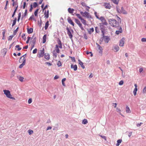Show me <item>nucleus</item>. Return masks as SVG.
Masks as SVG:
<instances>
[{
    "label": "nucleus",
    "mask_w": 146,
    "mask_h": 146,
    "mask_svg": "<svg viewBox=\"0 0 146 146\" xmlns=\"http://www.w3.org/2000/svg\"><path fill=\"white\" fill-rule=\"evenodd\" d=\"M108 21L110 25L113 27H117L118 24L116 20L113 19H109Z\"/></svg>",
    "instance_id": "obj_1"
},
{
    "label": "nucleus",
    "mask_w": 146,
    "mask_h": 146,
    "mask_svg": "<svg viewBox=\"0 0 146 146\" xmlns=\"http://www.w3.org/2000/svg\"><path fill=\"white\" fill-rule=\"evenodd\" d=\"M101 22V23H100V26H103V25H108V23L107 22L106 20H105L104 17H101L99 19Z\"/></svg>",
    "instance_id": "obj_2"
},
{
    "label": "nucleus",
    "mask_w": 146,
    "mask_h": 146,
    "mask_svg": "<svg viewBox=\"0 0 146 146\" xmlns=\"http://www.w3.org/2000/svg\"><path fill=\"white\" fill-rule=\"evenodd\" d=\"M3 92H4V94L8 98L13 99H14V98L11 96V95L10 94V92L9 90H3Z\"/></svg>",
    "instance_id": "obj_3"
},
{
    "label": "nucleus",
    "mask_w": 146,
    "mask_h": 146,
    "mask_svg": "<svg viewBox=\"0 0 146 146\" xmlns=\"http://www.w3.org/2000/svg\"><path fill=\"white\" fill-rule=\"evenodd\" d=\"M80 13L84 17H86L88 18H91V16L89 13L86 11H85L84 12L82 11H81Z\"/></svg>",
    "instance_id": "obj_4"
},
{
    "label": "nucleus",
    "mask_w": 146,
    "mask_h": 146,
    "mask_svg": "<svg viewBox=\"0 0 146 146\" xmlns=\"http://www.w3.org/2000/svg\"><path fill=\"white\" fill-rule=\"evenodd\" d=\"M66 30L67 31V34L70 38H72L73 36L72 34V32H73V31L72 30H70L69 28H66Z\"/></svg>",
    "instance_id": "obj_5"
},
{
    "label": "nucleus",
    "mask_w": 146,
    "mask_h": 146,
    "mask_svg": "<svg viewBox=\"0 0 146 146\" xmlns=\"http://www.w3.org/2000/svg\"><path fill=\"white\" fill-rule=\"evenodd\" d=\"M44 48H42V50H40V53L38 54L37 56L39 58L42 57L44 54Z\"/></svg>",
    "instance_id": "obj_6"
},
{
    "label": "nucleus",
    "mask_w": 146,
    "mask_h": 146,
    "mask_svg": "<svg viewBox=\"0 0 146 146\" xmlns=\"http://www.w3.org/2000/svg\"><path fill=\"white\" fill-rule=\"evenodd\" d=\"M125 40V38H122L119 41V46H124Z\"/></svg>",
    "instance_id": "obj_7"
},
{
    "label": "nucleus",
    "mask_w": 146,
    "mask_h": 146,
    "mask_svg": "<svg viewBox=\"0 0 146 146\" xmlns=\"http://www.w3.org/2000/svg\"><path fill=\"white\" fill-rule=\"evenodd\" d=\"M104 6L105 8L107 9H110L111 7L110 4L107 3H104Z\"/></svg>",
    "instance_id": "obj_8"
},
{
    "label": "nucleus",
    "mask_w": 146,
    "mask_h": 146,
    "mask_svg": "<svg viewBox=\"0 0 146 146\" xmlns=\"http://www.w3.org/2000/svg\"><path fill=\"white\" fill-rule=\"evenodd\" d=\"M67 21L68 23L72 25V26H74V24L72 21L70 17H68L67 18Z\"/></svg>",
    "instance_id": "obj_9"
},
{
    "label": "nucleus",
    "mask_w": 146,
    "mask_h": 146,
    "mask_svg": "<svg viewBox=\"0 0 146 146\" xmlns=\"http://www.w3.org/2000/svg\"><path fill=\"white\" fill-rule=\"evenodd\" d=\"M96 44L97 45V48H98V49L100 50L99 52L100 53L102 54V53L103 48H102V47L98 43H96Z\"/></svg>",
    "instance_id": "obj_10"
},
{
    "label": "nucleus",
    "mask_w": 146,
    "mask_h": 146,
    "mask_svg": "<svg viewBox=\"0 0 146 146\" xmlns=\"http://www.w3.org/2000/svg\"><path fill=\"white\" fill-rule=\"evenodd\" d=\"M110 40V39L109 37L108 36H105V37L104 38V40L105 42L108 43Z\"/></svg>",
    "instance_id": "obj_11"
},
{
    "label": "nucleus",
    "mask_w": 146,
    "mask_h": 146,
    "mask_svg": "<svg viewBox=\"0 0 146 146\" xmlns=\"http://www.w3.org/2000/svg\"><path fill=\"white\" fill-rule=\"evenodd\" d=\"M44 57L46 59L48 60L50 58V55L48 53H44Z\"/></svg>",
    "instance_id": "obj_12"
},
{
    "label": "nucleus",
    "mask_w": 146,
    "mask_h": 146,
    "mask_svg": "<svg viewBox=\"0 0 146 146\" xmlns=\"http://www.w3.org/2000/svg\"><path fill=\"white\" fill-rule=\"evenodd\" d=\"M71 68H73L74 71H76L77 70V66L76 64L74 65L73 64H72L71 66Z\"/></svg>",
    "instance_id": "obj_13"
},
{
    "label": "nucleus",
    "mask_w": 146,
    "mask_h": 146,
    "mask_svg": "<svg viewBox=\"0 0 146 146\" xmlns=\"http://www.w3.org/2000/svg\"><path fill=\"white\" fill-rule=\"evenodd\" d=\"M113 49L115 50L114 51V52H116L119 50V48L118 45H116L113 47Z\"/></svg>",
    "instance_id": "obj_14"
},
{
    "label": "nucleus",
    "mask_w": 146,
    "mask_h": 146,
    "mask_svg": "<svg viewBox=\"0 0 146 146\" xmlns=\"http://www.w3.org/2000/svg\"><path fill=\"white\" fill-rule=\"evenodd\" d=\"M7 50L6 48H4L1 50V52L3 53L4 56H5L6 54Z\"/></svg>",
    "instance_id": "obj_15"
},
{
    "label": "nucleus",
    "mask_w": 146,
    "mask_h": 146,
    "mask_svg": "<svg viewBox=\"0 0 146 146\" xmlns=\"http://www.w3.org/2000/svg\"><path fill=\"white\" fill-rule=\"evenodd\" d=\"M78 61L79 62V64L81 65V67L84 69L85 68V66L83 65V63L80 60H78Z\"/></svg>",
    "instance_id": "obj_16"
},
{
    "label": "nucleus",
    "mask_w": 146,
    "mask_h": 146,
    "mask_svg": "<svg viewBox=\"0 0 146 146\" xmlns=\"http://www.w3.org/2000/svg\"><path fill=\"white\" fill-rule=\"evenodd\" d=\"M44 17L46 18V19L48 18L49 17V11L48 10L46 12V11H45L44 14Z\"/></svg>",
    "instance_id": "obj_17"
},
{
    "label": "nucleus",
    "mask_w": 146,
    "mask_h": 146,
    "mask_svg": "<svg viewBox=\"0 0 146 146\" xmlns=\"http://www.w3.org/2000/svg\"><path fill=\"white\" fill-rule=\"evenodd\" d=\"M75 22L80 27H81V26H82V24L81 23L80 21L78 19H75Z\"/></svg>",
    "instance_id": "obj_18"
},
{
    "label": "nucleus",
    "mask_w": 146,
    "mask_h": 146,
    "mask_svg": "<svg viewBox=\"0 0 146 146\" xmlns=\"http://www.w3.org/2000/svg\"><path fill=\"white\" fill-rule=\"evenodd\" d=\"M28 34H31L33 32V28H27Z\"/></svg>",
    "instance_id": "obj_19"
},
{
    "label": "nucleus",
    "mask_w": 146,
    "mask_h": 146,
    "mask_svg": "<svg viewBox=\"0 0 146 146\" xmlns=\"http://www.w3.org/2000/svg\"><path fill=\"white\" fill-rule=\"evenodd\" d=\"M121 13H122L124 14H126L127 12L122 7L121 8V10L120 11Z\"/></svg>",
    "instance_id": "obj_20"
},
{
    "label": "nucleus",
    "mask_w": 146,
    "mask_h": 146,
    "mask_svg": "<svg viewBox=\"0 0 146 146\" xmlns=\"http://www.w3.org/2000/svg\"><path fill=\"white\" fill-rule=\"evenodd\" d=\"M46 35H44L42 38V43H44L46 41Z\"/></svg>",
    "instance_id": "obj_21"
},
{
    "label": "nucleus",
    "mask_w": 146,
    "mask_h": 146,
    "mask_svg": "<svg viewBox=\"0 0 146 146\" xmlns=\"http://www.w3.org/2000/svg\"><path fill=\"white\" fill-rule=\"evenodd\" d=\"M122 28H120L119 30L118 31H116L115 32V33L116 34L118 35L120 33H122Z\"/></svg>",
    "instance_id": "obj_22"
},
{
    "label": "nucleus",
    "mask_w": 146,
    "mask_h": 146,
    "mask_svg": "<svg viewBox=\"0 0 146 146\" xmlns=\"http://www.w3.org/2000/svg\"><path fill=\"white\" fill-rule=\"evenodd\" d=\"M94 31V28H90L89 30H88V33L90 34L92 33Z\"/></svg>",
    "instance_id": "obj_23"
},
{
    "label": "nucleus",
    "mask_w": 146,
    "mask_h": 146,
    "mask_svg": "<svg viewBox=\"0 0 146 146\" xmlns=\"http://www.w3.org/2000/svg\"><path fill=\"white\" fill-rule=\"evenodd\" d=\"M55 48V50L56 51L57 53H59L60 52V50L58 48V46L57 45H56Z\"/></svg>",
    "instance_id": "obj_24"
},
{
    "label": "nucleus",
    "mask_w": 146,
    "mask_h": 146,
    "mask_svg": "<svg viewBox=\"0 0 146 146\" xmlns=\"http://www.w3.org/2000/svg\"><path fill=\"white\" fill-rule=\"evenodd\" d=\"M82 23L84 25H86V21L84 19L82 18L80 20Z\"/></svg>",
    "instance_id": "obj_25"
},
{
    "label": "nucleus",
    "mask_w": 146,
    "mask_h": 146,
    "mask_svg": "<svg viewBox=\"0 0 146 146\" xmlns=\"http://www.w3.org/2000/svg\"><path fill=\"white\" fill-rule=\"evenodd\" d=\"M36 37H35L31 41L32 44H35L36 43Z\"/></svg>",
    "instance_id": "obj_26"
},
{
    "label": "nucleus",
    "mask_w": 146,
    "mask_h": 146,
    "mask_svg": "<svg viewBox=\"0 0 146 146\" xmlns=\"http://www.w3.org/2000/svg\"><path fill=\"white\" fill-rule=\"evenodd\" d=\"M74 10V9L70 8H69L68 9V11L70 13H73Z\"/></svg>",
    "instance_id": "obj_27"
},
{
    "label": "nucleus",
    "mask_w": 146,
    "mask_h": 146,
    "mask_svg": "<svg viewBox=\"0 0 146 146\" xmlns=\"http://www.w3.org/2000/svg\"><path fill=\"white\" fill-rule=\"evenodd\" d=\"M126 111L127 113H131V111L129 107L127 106L126 107Z\"/></svg>",
    "instance_id": "obj_28"
},
{
    "label": "nucleus",
    "mask_w": 146,
    "mask_h": 146,
    "mask_svg": "<svg viewBox=\"0 0 146 146\" xmlns=\"http://www.w3.org/2000/svg\"><path fill=\"white\" fill-rule=\"evenodd\" d=\"M116 111L117 112L119 113V114L120 115H121V116L124 117V116H123V115L121 114V113L120 112L121 110L120 108H116Z\"/></svg>",
    "instance_id": "obj_29"
},
{
    "label": "nucleus",
    "mask_w": 146,
    "mask_h": 146,
    "mask_svg": "<svg viewBox=\"0 0 146 146\" xmlns=\"http://www.w3.org/2000/svg\"><path fill=\"white\" fill-rule=\"evenodd\" d=\"M88 123L87 120L86 119H84L82 121V123L84 124H86Z\"/></svg>",
    "instance_id": "obj_30"
},
{
    "label": "nucleus",
    "mask_w": 146,
    "mask_h": 146,
    "mask_svg": "<svg viewBox=\"0 0 146 146\" xmlns=\"http://www.w3.org/2000/svg\"><path fill=\"white\" fill-rule=\"evenodd\" d=\"M112 2L116 4H118L119 1V0H111Z\"/></svg>",
    "instance_id": "obj_31"
},
{
    "label": "nucleus",
    "mask_w": 146,
    "mask_h": 146,
    "mask_svg": "<svg viewBox=\"0 0 146 146\" xmlns=\"http://www.w3.org/2000/svg\"><path fill=\"white\" fill-rule=\"evenodd\" d=\"M18 78L19 79V80L21 82H23L24 79V78L21 76H19L18 77Z\"/></svg>",
    "instance_id": "obj_32"
},
{
    "label": "nucleus",
    "mask_w": 146,
    "mask_h": 146,
    "mask_svg": "<svg viewBox=\"0 0 146 146\" xmlns=\"http://www.w3.org/2000/svg\"><path fill=\"white\" fill-rule=\"evenodd\" d=\"M15 48H17V50L19 51L21 49V48L20 47V45H17L15 46Z\"/></svg>",
    "instance_id": "obj_33"
},
{
    "label": "nucleus",
    "mask_w": 146,
    "mask_h": 146,
    "mask_svg": "<svg viewBox=\"0 0 146 146\" xmlns=\"http://www.w3.org/2000/svg\"><path fill=\"white\" fill-rule=\"evenodd\" d=\"M76 16H77V17L80 20L82 18L81 16L79 14H76Z\"/></svg>",
    "instance_id": "obj_34"
},
{
    "label": "nucleus",
    "mask_w": 146,
    "mask_h": 146,
    "mask_svg": "<svg viewBox=\"0 0 146 146\" xmlns=\"http://www.w3.org/2000/svg\"><path fill=\"white\" fill-rule=\"evenodd\" d=\"M32 5L33 6V7L34 8H35L38 6V5L36 2L34 3L33 4V5Z\"/></svg>",
    "instance_id": "obj_35"
},
{
    "label": "nucleus",
    "mask_w": 146,
    "mask_h": 146,
    "mask_svg": "<svg viewBox=\"0 0 146 146\" xmlns=\"http://www.w3.org/2000/svg\"><path fill=\"white\" fill-rule=\"evenodd\" d=\"M137 90V89L134 88L133 91V93L134 96H135L136 94V92Z\"/></svg>",
    "instance_id": "obj_36"
},
{
    "label": "nucleus",
    "mask_w": 146,
    "mask_h": 146,
    "mask_svg": "<svg viewBox=\"0 0 146 146\" xmlns=\"http://www.w3.org/2000/svg\"><path fill=\"white\" fill-rule=\"evenodd\" d=\"M86 53L87 54H89V53H90L91 54L90 56L91 57H92L93 56V54L92 52H89V51H86Z\"/></svg>",
    "instance_id": "obj_37"
},
{
    "label": "nucleus",
    "mask_w": 146,
    "mask_h": 146,
    "mask_svg": "<svg viewBox=\"0 0 146 146\" xmlns=\"http://www.w3.org/2000/svg\"><path fill=\"white\" fill-rule=\"evenodd\" d=\"M99 136H100L102 138L104 139L105 140H106V137L105 136L102 135H99Z\"/></svg>",
    "instance_id": "obj_38"
},
{
    "label": "nucleus",
    "mask_w": 146,
    "mask_h": 146,
    "mask_svg": "<svg viewBox=\"0 0 146 146\" xmlns=\"http://www.w3.org/2000/svg\"><path fill=\"white\" fill-rule=\"evenodd\" d=\"M57 65L58 67H60L62 65L61 62L60 60L58 61L57 62Z\"/></svg>",
    "instance_id": "obj_39"
},
{
    "label": "nucleus",
    "mask_w": 146,
    "mask_h": 146,
    "mask_svg": "<svg viewBox=\"0 0 146 146\" xmlns=\"http://www.w3.org/2000/svg\"><path fill=\"white\" fill-rule=\"evenodd\" d=\"M38 10H39V9H37L35 11V12H34V15L35 16H37L38 12Z\"/></svg>",
    "instance_id": "obj_40"
},
{
    "label": "nucleus",
    "mask_w": 146,
    "mask_h": 146,
    "mask_svg": "<svg viewBox=\"0 0 146 146\" xmlns=\"http://www.w3.org/2000/svg\"><path fill=\"white\" fill-rule=\"evenodd\" d=\"M14 35H12L9 36V38H8V40H11L12 39V38L14 36Z\"/></svg>",
    "instance_id": "obj_41"
},
{
    "label": "nucleus",
    "mask_w": 146,
    "mask_h": 146,
    "mask_svg": "<svg viewBox=\"0 0 146 146\" xmlns=\"http://www.w3.org/2000/svg\"><path fill=\"white\" fill-rule=\"evenodd\" d=\"M19 28H17L14 31L13 35H15L16 34V33H17V32L18 31Z\"/></svg>",
    "instance_id": "obj_42"
},
{
    "label": "nucleus",
    "mask_w": 146,
    "mask_h": 146,
    "mask_svg": "<svg viewBox=\"0 0 146 146\" xmlns=\"http://www.w3.org/2000/svg\"><path fill=\"white\" fill-rule=\"evenodd\" d=\"M57 41L58 44H59V45H60L62 44L59 38H58Z\"/></svg>",
    "instance_id": "obj_43"
},
{
    "label": "nucleus",
    "mask_w": 146,
    "mask_h": 146,
    "mask_svg": "<svg viewBox=\"0 0 146 146\" xmlns=\"http://www.w3.org/2000/svg\"><path fill=\"white\" fill-rule=\"evenodd\" d=\"M55 51V50H54L53 51V56H55V58H56L57 56V54L56 53L54 52Z\"/></svg>",
    "instance_id": "obj_44"
},
{
    "label": "nucleus",
    "mask_w": 146,
    "mask_h": 146,
    "mask_svg": "<svg viewBox=\"0 0 146 146\" xmlns=\"http://www.w3.org/2000/svg\"><path fill=\"white\" fill-rule=\"evenodd\" d=\"M28 132L29 135L31 134L33 132V130H31L30 129L28 131Z\"/></svg>",
    "instance_id": "obj_45"
},
{
    "label": "nucleus",
    "mask_w": 146,
    "mask_h": 146,
    "mask_svg": "<svg viewBox=\"0 0 146 146\" xmlns=\"http://www.w3.org/2000/svg\"><path fill=\"white\" fill-rule=\"evenodd\" d=\"M16 21H17V19H16V18H15V20H14L13 21V23L12 24L13 26L15 25Z\"/></svg>",
    "instance_id": "obj_46"
},
{
    "label": "nucleus",
    "mask_w": 146,
    "mask_h": 146,
    "mask_svg": "<svg viewBox=\"0 0 146 146\" xmlns=\"http://www.w3.org/2000/svg\"><path fill=\"white\" fill-rule=\"evenodd\" d=\"M31 37H29V36H28V37H27V41H26V43L27 44H28L29 43V42L31 39Z\"/></svg>",
    "instance_id": "obj_47"
},
{
    "label": "nucleus",
    "mask_w": 146,
    "mask_h": 146,
    "mask_svg": "<svg viewBox=\"0 0 146 146\" xmlns=\"http://www.w3.org/2000/svg\"><path fill=\"white\" fill-rule=\"evenodd\" d=\"M18 19H17V21H19V20H20V17H21V13H20L19 14H18Z\"/></svg>",
    "instance_id": "obj_48"
},
{
    "label": "nucleus",
    "mask_w": 146,
    "mask_h": 146,
    "mask_svg": "<svg viewBox=\"0 0 146 146\" xmlns=\"http://www.w3.org/2000/svg\"><path fill=\"white\" fill-rule=\"evenodd\" d=\"M105 28H101V30L102 31V34H104L105 33Z\"/></svg>",
    "instance_id": "obj_49"
},
{
    "label": "nucleus",
    "mask_w": 146,
    "mask_h": 146,
    "mask_svg": "<svg viewBox=\"0 0 146 146\" xmlns=\"http://www.w3.org/2000/svg\"><path fill=\"white\" fill-rule=\"evenodd\" d=\"M49 25V22L48 21H47L45 24V25L44 27H48Z\"/></svg>",
    "instance_id": "obj_50"
},
{
    "label": "nucleus",
    "mask_w": 146,
    "mask_h": 146,
    "mask_svg": "<svg viewBox=\"0 0 146 146\" xmlns=\"http://www.w3.org/2000/svg\"><path fill=\"white\" fill-rule=\"evenodd\" d=\"M37 50L36 48H35V49H34L33 52V53L34 54H35L37 52Z\"/></svg>",
    "instance_id": "obj_51"
},
{
    "label": "nucleus",
    "mask_w": 146,
    "mask_h": 146,
    "mask_svg": "<svg viewBox=\"0 0 146 146\" xmlns=\"http://www.w3.org/2000/svg\"><path fill=\"white\" fill-rule=\"evenodd\" d=\"M25 65L23 64V63H22V64H21L19 67V68H23V66H24Z\"/></svg>",
    "instance_id": "obj_52"
},
{
    "label": "nucleus",
    "mask_w": 146,
    "mask_h": 146,
    "mask_svg": "<svg viewBox=\"0 0 146 146\" xmlns=\"http://www.w3.org/2000/svg\"><path fill=\"white\" fill-rule=\"evenodd\" d=\"M123 84V80H121L119 82V84L120 85H121Z\"/></svg>",
    "instance_id": "obj_53"
},
{
    "label": "nucleus",
    "mask_w": 146,
    "mask_h": 146,
    "mask_svg": "<svg viewBox=\"0 0 146 146\" xmlns=\"http://www.w3.org/2000/svg\"><path fill=\"white\" fill-rule=\"evenodd\" d=\"M3 31L2 32L3 36L5 35V33L6 32V30H3Z\"/></svg>",
    "instance_id": "obj_54"
},
{
    "label": "nucleus",
    "mask_w": 146,
    "mask_h": 146,
    "mask_svg": "<svg viewBox=\"0 0 146 146\" xmlns=\"http://www.w3.org/2000/svg\"><path fill=\"white\" fill-rule=\"evenodd\" d=\"M70 58H71V59H72V61H73V62H75L76 60L75 58L74 57H70Z\"/></svg>",
    "instance_id": "obj_55"
},
{
    "label": "nucleus",
    "mask_w": 146,
    "mask_h": 146,
    "mask_svg": "<svg viewBox=\"0 0 146 146\" xmlns=\"http://www.w3.org/2000/svg\"><path fill=\"white\" fill-rule=\"evenodd\" d=\"M23 61L22 63H23L25 65V63H26V59L25 58V57L23 58Z\"/></svg>",
    "instance_id": "obj_56"
},
{
    "label": "nucleus",
    "mask_w": 146,
    "mask_h": 146,
    "mask_svg": "<svg viewBox=\"0 0 146 146\" xmlns=\"http://www.w3.org/2000/svg\"><path fill=\"white\" fill-rule=\"evenodd\" d=\"M84 37L85 39L87 40L88 39V37L86 34L85 33L84 35Z\"/></svg>",
    "instance_id": "obj_57"
},
{
    "label": "nucleus",
    "mask_w": 146,
    "mask_h": 146,
    "mask_svg": "<svg viewBox=\"0 0 146 146\" xmlns=\"http://www.w3.org/2000/svg\"><path fill=\"white\" fill-rule=\"evenodd\" d=\"M30 7H31L29 9V11L31 12L32 11V10L33 9V5L32 4H31L30 5Z\"/></svg>",
    "instance_id": "obj_58"
},
{
    "label": "nucleus",
    "mask_w": 146,
    "mask_h": 146,
    "mask_svg": "<svg viewBox=\"0 0 146 146\" xmlns=\"http://www.w3.org/2000/svg\"><path fill=\"white\" fill-rule=\"evenodd\" d=\"M32 102V99L31 98H29L28 101V103L29 104H31Z\"/></svg>",
    "instance_id": "obj_59"
},
{
    "label": "nucleus",
    "mask_w": 146,
    "mask_h": 146,
    "mask_svg": "<svg viewBox=\"0 0 146 146\" xmlns=\"http://www.w3.org/2000/svg\"><path fill=\"white\" fill-rule=\"evenodd\" d=\"M94 14L97 18L99 19L100 18L99 17V16L97 15V13L96 12H95Z\"/></svg>",
    "instance_id": "obj_60"
},
{
    "label": "nucleus",
    "mask_w": 146,
    "mask_h": 146,
    "mask_svg": "<svg viewBox=\"0 0 146 146\" xmlns=\"http://www.w3.org/2000/svg\"><path fill=\"white\" fill-rule=\"evenodd\" d=\"M122 140L119 139L117 140V143H119V144L121 142H122Z\"/></svg>",
    "instance_id": "obj_61"
},
{
    "label": "nucleus",
    "mask_w": 146,
    "mask_h": 146,
    "mask_svg": "<svg viewBox=\"0 0 146 146\" xmlns=\"http://www.w3.org/2000/svg\"><path fill=\"white\" fill-rule=\"evenodd\" d=\"M141 40L142 42H146V38H143L141 39Z\"/></svg>",
    "instance_id": "obj_62"
},
{
    "label": "nucleus",
    "mask_w": 146,
    "mask_h": 146,
    "mask_svg": "<svg viewBox=\"0 0 146 146\" xmlns=\"http://www.w3.org/2000/svg\"><path fill=\"white\" fill-rule=\"evenodd\" d=\"M81 4L84 7H86V4L84 2H82L81 3Z\"/></svg>",
    "instance_id": "obj_63"
},
{
    "label": "nucleus",
    "mask_w": 146,
    "mask_h": 146,
    "mask_svg": "<svg viewBox=\"0 0 146 146\" xmlns=\"http://www.w3.org/2000/svg\"><path fill=\"white\" fill-rule=\"evenodd\" d=\"M143 92V93H146V86L144 88Z\"/></svg>",
    "instance_id": "obj_64"
}]
</instances>
